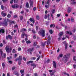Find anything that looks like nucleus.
Wrapping results in <instances>:
<instances>
[{
	"instance_id": "nucleus-1",
	"label": "nucleus",
	"mask_w": 76,
	"mask_h": 76,
	"mask_svg": "<svg viewBox=\"0 0 76 76\" xmlns=\"http://www.w3.org/2000/svg\"><path fill=\"white\" fill-rule=\"evenodd\" d=\"M70 53H67L63 56V60L65 63H66L68 61L69 58L70 57Z\"/></svg>"
},
{
	"instance_id": "nucleus-2",
	"label": "nucleus",
	"mask_w": 76,
	"mask_h": 76,
	"mask_svg": "<svg viewBox=\"0 0 76 76\" xmlns=\"http://www.w3.org/2000/svg\"><path fill=\"white\" fill-rule=\"evenodd\" d=\"M45 30H42L40 31H39L38 32V33L39 35H42L43 37H45Z\"/></svg>"
},
{
	"instance_id": "nucleus-3",
	"label": "nucleus",
	"mask_w": 76,
	"mask_h": 76,
	"mask_svg": "<svg viewBox=\"0 0 76 76\" xmlns=\"http://www.w3.org/2000/svg\"><path fill=\"white\" fill-rule=\"evenodd\" d=\"M12 48H9V46H6L5 48V50H6V51L7 53H10L12 50Z\"/></svg>"
},
{
	"instance_id": "nucleus-4",
	"label": "nucleus",
	"mask_w": 76,
	"mask_h": 76,
	"mask_svg": "<svg viewBox=\"0 0 76 76\" xmlns=\"http://www.w3.org/2000/svg\"><path fill=\"white\" fill-rule=\"evenodd\" d=\"M49 72L50 73V75L51 76H52V75H54V73L56 72V71L55 70H49Z\"/></svg>"
},
{
	"instance_id": "nucleus-5",
	"label": "nucleus",
	"mask_w": 76,
	"mask_h": 76,
	"mask_svg": "<svg viewBox=\"0 0 76 76\" xmlns=\"http://www.w3.org/2000/svg\"><path fill=\"white\" fill-rule=\"evenodd\" d=\"M19 5H18L17 4H15L14 5H12V8L14 9L15 8H17V7H18Z\"/></svg>"
},
{
	"instance_id": "nucleus-6",
	"label": "nucleus",
	"mask_w": 76,
	"mask_h": 76,
	"mask_svg": "<svg viewBox=\"0 0 76 76\" xmlns=\"http://www.w3.org/2000/svg\"><path fill=\"white\" fill-rule=\"evenodd\" d=\"M6 38L7 39H8L9 38H10V39H12V36L10 35H8V36L6 37Z\"/></svg>"
},
{
	"instance_id": "nucleus-7",
	"label": "nucleus",
	"mask_w": 76,
	"mask_h": 76,
	"mask_svg": "<svg viewBox=\"0 0 76 76\" xmlns=\"http://www.w3.org/2000/svg\"><path fill=\"white\" fill-rule=\"evenodd\" d=\"M33 50H34V49H33V48H32L31 49H29L27 50V51L28 52H29L30 54H32V51H33Z\"/></svg>"
},
{
	"instance_id": "nucleus-8",
	"label": "nucleus",
	"mask_w": 76,
	"mask_h": 76,
	"mask_svg": "<svg viewBox=\"0 0 76 76\" xmlns=\"http://www.w3.org/2000/svg\"><path fill=\"white\" fill-rule=\"evenodd\" d=\"M1 15L3 16H6L7 15V14L6 13H4V11H2L1 13Z\"/></svg>"
},
{
	"instance_id": "nucleus-9",
	"label": "nucleus",
	"mask_w": 76,
	"mask_h": 76,
	"mask_svg": "<svg viewBox=\"0 0 76 76\" xmlns=\"http://www.w3.org/2000/svg\"><path fill=\"white\" fill-rule=\"evenodd\" d=\"M14 75H17V76H19V73L17 72L16 71H14L13 72Z\"/></svg>"
},
{
	"instance_id": "nucleus-10",
	"label": "nucleus",
	"mask_w": 76,
	"mask_h": 76,
	"mask_svg": "<svg viewBox=\"0 0 76 76\" xmlns=\"http://www.w3.org/2000/svg\"><path fill=\"white\" fill-rule=\"evenodd\" d=\"M24 36H25L26 37H27V35L25 33H23L21 35V38H24Z\"/></svg>"
},
{
	"instance_id": "nucleus-11",
	"label": "nucleus",
	"mask_w": 76,
	"mask_h": 76,
	"mask_svg": "<svg viewBox=\"0 0 76 76\" xmlns=\"http://www.w3.org/2000/svg\"><path fill=\"white\" fill-rule=\"evenodd\" d=\"M49 17H50V15L49 14L45 15V19H47V18H49Z\"/></svg>"
},
{
	"instance_id": "nucleus-12",
	"label": "nucleus",
	"mask_w": 76,
	"mask_h": 76,
	"mask_svg": "<svg viewBox=\"0 0 76 76\" xmlns=\"http://www.w3.org/2000/svg\"><path fill=\"white\" fill-rule=\"evenodd\" d=\"M63 43L64 44H65V49H67V43H66V42L65 41H64Z\"/></svg>"
},
{
	"instance_id": "nucleus-13",
	"label": "nucleus",
	"mask_w": 76,
	"mask_h": 76,
	"mask_svg": "<svg viewBox=\"0 0 76 76\" xmlns=\"http://www.w3.org/2000/svg\"><path fill=\"white\" fill-rule=\"evenodd\" d=\"M53 67H54V68H56V62L55 61H53Z\"/></svg>"
},
{
	"instance_id": "nucleus-14",
	"label": "nucleus",
	"mask_w": 76,
	"mask_h": 76,
	"mask_svg": "<svg viewBox=\"0 0 76 76\" xmlns=\"http://www.w3.org/2000/svg\"><path fill=\"white\" fill-rule=\"evenodd\" d=\"M31 66H33L34 68L33 69H34V68L36 67V66H37V65L35 64H31Z\"/></svg>"
},
{
	"instance_id": "nucleus-15",
	"label": "nucleus",
	"mask_w": 76,
	"mask_h": 76,
	"mask_svg": "<svg viewBox=\"0 0 76 76\" xmlns=\"http://www.w3.org/2000/svg\"><path fill=\"white\" fill-rule=\"evenodd\" d=\"M65 33L66 34H70V35H72V33H71V32L69 31V32L68 31H66V32H65Z\"/></svg>"
},
{
	"instance_id": "nucleus-16",
	"label": "nucleus",
	"mask_w": 76,
	"mask_h": 76,
	"mask_svg": "<svg viewBox=\"0 0 76 76\" xmlns=\"http://www.w3.org/2000/svg\"><path fill=\"white\" fill-rule=\"evenodd\" d=\"M18 60L20 61H21V60H22V57L21 56H19Z\"/></svg>"
},
{
	"instance_id": "nucleus-17",
	"label": "nucleus",
	"mask_w": 76,
	"mask_h": 76,
	"mask_svg": "<svg viewBox=\"0 0 76 76\" xmlns=\"http://www.w3.org/2000/svg\"><path fill=\"white\" fill-rule=\"evenodd\" d=\"M30 63H34L33 61H27V64H29Z\"/></svg>"
},
{
	"instance_id": "nucleus-18",
	"label": "nucleus",
	"mask_w": 76,
	"mask_h": 76,
	"mask_svg": "<svg viewBox=\"0 0 76 76\" xmlns=\"http://www.w3.org/2000/svg\"><path fill=\"white\" fill-rule=\"evenodd\" d=\"M67 12L68 13H70V12H71L70 7H69L68 8Z\"/></svg>"
},
{
	"instance_id": "nucleus-19",
	"label": "nucleus",
	"mask_w": 76,
	"mask_h": 76,
	"mask_svg": "<svg viewBox=\"0 0 76 76\" xmlns=\"http://www.w3.org/2000/svg\"><path fill=\"white\" fill-rule=\"evenodd\" d=\"M0 32H2V33H4V29H1L0 30Z\"/></svg>"
},
{
	"instance_id": "nucleus-20",
	"label": "nucleus",
	"mask_w": 76,
	"mask_h": 76,
	"mask_svg": "<svg viewBox=\"0 0 76 76\" xmlns=\"http://www.w3.org/2000/svg\"><path fill=\"white\" fill-rule=\"evenodd\" d=\"M14 22H15V21H9V24L10 25H12V23H14Z\"/></svg>"
},
{
	"instance_id": "nucleus-21",
	"label": "nucleus",
	"mask_w": 76,
	"mask_h": 76,
	"mask_svg": "<svg viewBox=\"0 0 76 76\" xmlns=\"http://www.w3.org/2000/svg\"><path fill=\"white\" fill-rule=\"evenodd\" d=\"M30 20L31 22L33 21V23H35V21H34V20H33V19H32V18H30Z\"/></svg>"
},
{
	"instance_id": "nucleus-22",
	"label": "nucleus",
	"mask_w": 76,
	"mask_h": 76,
	"mask_svg": "<svg viewBox=\"0 0 76 76\" xmlns=\"http://www.w3.org/2000/svg\"><path fill=\"white\" fill-rule=\"evenodd\" d=\"M63 34V32H60L59 34V37H61V36H62Z\"/></svg>"
},
{
	"instance_id": "nucleus-23",
	"label": "nucleus",
	"mask_w": 76,
	"mask_h": 76,
	"mask_svg": "<svg viewBox=\"0 0 76 76\" xmlns=\"http://www.w3.org/2000/svg\"><path fill=\"white\" fill-rule=\"evenodd\" d=\"M3 25H4V26H7V22H4L3 23Z\"/></svg>"
},
{
	"instance_id": "nucleus-24",
	"label": "nucleus",
	"mask_w": 76,
	"mask_h": 76,
	"mask_svg": "<svg viewBox=\"0 0 76 76\" xmlns=\"http://www.w3.org/2000/svg\"><path fill=\"white\" fill-rule=\"evenodd\" d=\"M24 69L23 70H20V72L21 73V74H22V73H24Z\"/></svg>"
},
{
	"instance_id": "nucleus-25",
	"label": "nucleus",
	"mask_w": 76,
	"mask_h": 76,
	"mask_svg": "<svg viewBox=\"0 0 76 76\" xmlns=\"http://www.w3.org/2000/svg\"><path fill=\"white\" fill-rule=\"evenodd\" d=\"M30 4L31 6H32V7H33V3L32 2H30Z\"/></svg>"
},
{
	"instance_id": "nucleus-26",
	"label": "nucleus",
	"mask_w": 76,
	"mask_h": 76,
	"mask_svg": "<svg viewBox=\"0 0 76 76\" xmlns=\"http://www.w3.org/2000/svg\"><path fill=\"white\" fill-rule=\"evenodd\" d=\"M26 6L27 8H28L29 7V3H28V2L27 3Z\"/></svg>"
},
{
	"instance_id": "nucleus-27",
	"label": "nucleus",
	"mask_w": 76,
	"mask_h": 76,
	"mask_svg": "<svg viewBox=\"0 0 76 76\" xmlns=\"http://www.w3.org/2000/svg\"><path fill=\"white\" fill-rule=\"evenodd\" d=\"M50 28H52V27H53V28H54V27H55V25H54V24H51L50 26Z\"/></svg>"
},
{
	"instance_id": "nucleus-28",
	"label": "nucleus",
	"mask_w": 76,
	"mask_h": 76,
	"mask_svg": "<svg viewBox=\"0 0 76 76\" xmlns=\"http://www.w3.org/2000/svg\"><path fill=\"white\" fill-rule=\"evenodd\" d=\"M37 56V57L39 56V57L37 59V61H38L39 60V58H40V56H39V55H38V56Z\"/></svg>"
},
{
	"instance_id": "nucleus-29",
	"label": "nucleus",
	"mask_w": 76,
	"mask_h": 76,
	"mask_svg": "<svg viewBox=\"0 0 76 76\" xmlns=\"http://www.w3.org/2000/svg\"><path fill=\"white\" fill-rule=\"evenodd\" d=\"M59 57H62L63 56V54H60L59 55Z\"/></svg>"
},
{
	"instance_id": "nucleus-30",
	"label": "nucleus",
	"mask_w": 76,
	"mask_h": 76,
	"mask_svg": "<svg viewBox=\"0 0 76 76\" xmlns=\"http://www.w3.org/2000/svg\"><path fill=\"white\" fill-rule=\"evenodd\" d=\"M71 22H74V19L73 18H71Z\"/></svg>"
},
{
	"instance_id": "nucleus-31",
	"label": "nucleus",
	"mask_w": 76,
	"mask_h": 76,
	"mask_svg": "<svg viewBox=\"0 0 76 76\" xmlns=\"http://www.w3.org/2000/svg\"><path fill=\"white\" fill-rule=\"evenodd\" d=\"M21 31H26V28H22L21 30Z\"/></svg>"
},
{
	"instance_id": "nucleus-32",
	"label": "nucleus",
	"mask_w": 76,
	"mask_h": 76,
	"mask_svg": "<svg viewBox=\"0 0 76 76\" xmlns=\"http://www.w3.org/2000/svg\"><path fill=\"white\" fill-rule=\"evenodd\" d=\"M0 52L1 54V56H2V55H3V51H2V50L1 49L0 50Z\"/></svg>"
},
{
	"instance_id": "nucleus-33",
	"label": "nucleus",
	"mask_w": 76,
	"mask_h": 76,
	"mask_svg": "<svg viewBox=\"0 0 76 76\" xmlns=\"http://www.w3.org/2000/svg\"><path fill=\"white\" fill-rule=\"evenodd\" d=\"M31 41L29 40H28V41H27L26 42V44H31Z\"/></svg>"
},
{
	"instance_id": "nucleus-34",
	"label": "nucleus",
	"mask_w": 76,
	"mask_h": 76,
	"mask_svg": "<svg viewBox=\"0 0 76 76\" xmlns=\"http://www.w3.org/2000/svg\"><path fill=\"white\" fill-rule=\"evenodd\" d=\"M2 66L3 68H4V66H5V64L4 63H3L2 64Z\"/></svg>"
},
{
	"instance_id": "nucleus-35",
	"label": "nucleus",
	"mask_w": 76,
	"mask_h": 76,
	"mask_svg": "<svg viewBox=\"0 0 76 76\" xmlns=\"http://www.w3.org/2000/svg\"><path fill=\"white\" fill-rule=\"evenodd\" d=\"M55 12V10L54 9L52 10V13L53 14Z\"/></svg>"
},
{
	"instance_id": "nucleus-36",
	"label": "nucleus",
	"mask_w": 76,
	"mask_h": 76,
	"mask_svg": "<svg viewBox=\"0 0 76 76\" xmlns=\"http://www.w3.org/2000/svg\"><path fill=\"white\" fill-rule=\"evenodd\" d=\"M12 53H16V50H15V49H13L12 51Z\"/></svg>"
},
{
	"instance_id": "nucleus-37",
	"label": "nucleus",
	"mask_w": 76,
	"mask_h": 76,
	"mask_svg": "<svg viewBox=\"0 0 76 76\" xmlns=\"http://www.w3.org/2000/svg\"><path fill=\"white\" fill-rule=\"evenodd\" d=\"M3 57H4V58H5V57H6V53H4L3 55Z\"/></svg>"
},
{
	"instance_id": "nucleus-38",
	"label": "nucleus",
	"mask_w": 76,
	"mask_h": 76,
	"mask_svg": "<svg viewBox=\"0 0 76 76\" xmlns=\"http://www.w3.org/2000/svg\"><path fill=\"white\" fill-rule=\"evenodd\" d=\"M36 18L37 19L39 20V17L38 15H37L36 16Z\"/></svg>"
},
{
	"instance_id": "nucleus-39",
	"label": "nucleus",
	"mask_w": 76,
	"mask_h": 76,
	"mask_svg": "<svg viewBox=\"0 0 76 76\" xmlns=\"http://www.w3.org/2000/svg\"><path fill=\"white\" fill-rule=\"evenodd\" d=\"M51 16L52 17V19L53 20H54V16H53V15L51 14Z\"/></svg>"
},
{
	"instance_id": "nucleus-40",
	"label": "nucleus",
	"mask_w": 76,
	"mask_h": 76,
	"mask_svg": "<svg viewBox=\"0 0 76 76\" xmlns=\"http://www.w3.org/2000/svg\"><path fill=\"white\" fill-rule=\"evenodd\" d=\"M49 6V5H47V4H45V7L46 8V9H47V8H48V7Z\"/></svg>"
},
{
	"instance_id": "nucleus-41",
	"label": "nucleus",
	"mask_w": 76,
	"mask_h": 76,
	"mask_svg": "<svg viewBox=\"0 0 76 76\" xmlns=\"http://www.w3.org/2000/svg\"><path fill=\"white\" fill-rule=\"evenodd\" d=\"M49 32H50V33L51 34H53V30H50L49 31Z\"/></svg>"
},
{
	"instance_id": "nucleus-42",
	"label": "nucleus",
	"mask_w": 76,
	"mask_h": 76,
	"mask_svg": "<svg viewBox=\"0 0 76 76\" xmlns=\"http://www.w3.org/2000/svg\"><path fill=\"white\" fill-rule=\"evenodd\" d=\"M73 59L74 61H76V56H74L73 57Z\"/></svg>"
},
{
	"instance_id": "nucleus-43",
	"label": "nucleus",
	"mask_w": 76,
	"mask_h": 76,
	"mask_svg": "<svg viewBox=\"0 0 76 76\" xmlns=\"http://www.w3.org/2000/svg\"><path fill=\"white\" fill-rule=\"evenodd\" d=\"M36 59V58L34 57H32L31 58V60H34Z\"/></svg>"
},
{
	"instance_id": "nucleus-44",
	"label": "nucleus",
	"mask_w": 76,
	"mask_h": 76,
	"mask_svg": "<svg viewBox=\"0 0 76 76\" xmlns=\"http://www.w3.org/2000/svg\"><path fill=\"white\" fill-rule=\"evenodd\" d=\"M20 19L21 20H22L23 19V16H20Z\"/></svg>"
},
{
	"instance_id": "nucleus-45",
	"label": "nucleus",
	"mask_w": 76,
	"mask_h": 76,
	"mask_svg": "<svg viewBox=\"0 0 76 76\" xmlns=\"http://www.w3.org/2000/svg\"><path fill=\"white\" fill-rule=\"evenodd\" d=\"M51 0H48L47 2V4H48L49 5V4H50V1Z\"/></svg>"
},
{
	"instance_id": "nucleus-46",
	"label": "nucleus",
	"mask_w": 76,
	"mask_h": 76,
	"mask_svg": "<svg viewBox=\"0 0 76 76\" xmlns=\"http://www.w3.org/2000/svg\"><path fill=\"white\" fill-rule=\"evenodd\" d=\"M64 75H67V76H69V74H67V73H66V72H64Z\"/></svg>"
},
{
	"instance_id": "nucleus-47",
	"label": "nucleus",
	"mask_w": 76,
	"mask_h": 76,
	"mask_svg": "<svg viewBox=\"0 0 76 76\" xmlns=\"http://www.w3.org/2000/svg\"><path fill=\"white\" fill-rule=\"evenodd\" d=\"M18 0H14V2L15 3H17V2H18Z\"/></svg>"
},
{
	"instance_id": "nucleus-48",
	"label": "nucleus",
	"mask_w": 76,
	"mask_h": 76,
	"mask_svg": "<svg viewBox=\"0 0 76 76\" xmlns=\"http://www.w3.org/2000/svg\"><path fill=\"white\" fill-rule=\"evenodd\" d=\"M7 17L8 18H10V17H11V15H10V14H9L7 16Z\"/></svg>"
},
{
	"instance_id": "nucleus-49",
	"label": "nucleus",
	"mask_w": 76,
	"mask_h": 76,
	"mask_svg": "<svg viewBox=\"0 0 76 76\" xmlns=\"http://www.w3.org/2000/svg\"><path fill=\"white\" fill-rule=\"evenodd\" d=\"M34 46H36L37 45V42H34Z\"/></svg>"
},
{
	"instance_id": "nucleus-50",
	"label": "nucleus",
	"mask_w": 76,
	"mask_h": 76,
	"mask_svg": "<svg viewBox=\"0 0 76 76\" xmlns=\"http://www.w3.org/2000/svg\"><path fill=\"white\" fill-rule=\"evenodd\" d=\"M1 9L2 10H4V6H3V5H1Z\"/></svg>"
},
{
	"instance_id": "nucleus-51",
	"label": "nucleus",
	"mask_w": 76,
	"mask_h": 76,
	"mask_svg": "<svg viewBox=\"0 0 76 76\" xmlns=\"http://www.w3.org/2000/svg\"><path fill=\"white\" fill-rule=\"evenodd\" d=\"M21 48H18V51H21Z\"/></svg>"
},
{
	"instance_id": "nucleus-52",
	"label": "nucleus",
	"mask_w": 76,
	"mask_h": 76,
	"mask_svg": "<svg viewBox=\"0 0 76 76\" xmlns=\"http://www.w3.org/2000/svg\"><path fill=\"white\" fill-rule=\"evenodd\" d=\"M13 2V0H11L10 3L12 4Z\"/></svg>"
},
{
	"instance_id": "nucleus-53",
	"label": "nucleus",
	"mask_w": 76,
	"mask_h": 76,
	"mask_svg": "<svg viewBox=\"0 0 76 76\" xmlns=\"http://www.w3.org/2000/svg\"><path fill=\"white\" fill-rule=\"evenodd\" d=\"M32 32H33V33L34 34H35V30H32Z\"/></svg>"
},
{
	"instance_id": "nucleus-54",
	"label": "nucleus",
	"mask_w": 76,
	"mask_h": 76,
	"mask_svg": "<svg viewBox=\"0 0 76 76\" xmlns=\"http://www.w3.org/2000/svg\"><path fill=\"white\" fill-rule=\"evenodd\" d=\"M2 1L4 3H5V2H6V1H7V0H2Z\"/></svg>"
},
{
	"instance_id": "nucleus-55",
	"label": "nucleus",
	"mask_w": 76,
	"mask_h": 76,
	"mask_svg": "<svg viewBox=\"0 0 76 76\" xmlns=\"http://www.w3.org/2000/svg\"><path fill=\"white\" fill-rule=\"evenodd\" d=\"M73 67H74V69H76V65H73Z\"/></svg>"
},
{
	"instance_id": "nucleus-56",
	"label": "nucleus",
	"mask_w": 76,
	"mask_h": 76,
	"mask_svg": "<svg viewBox=\"0 0 76 76\" xmlns=\"http://www.w3.org/2000/svg\"><path fill=\"white\" fill-rule=\"evenodd\" d=\"M61 15L60 14H58L57 15V17H60V16Z\"/></svg>"
},
{
	"instance_id": "nucleus-57",
	"label": "nucleus",
	"mask_w": 76,
	"mask_h": 76,
	"mask_svg": "<svg viewBox=\"0 0 76 76\" xmlns=\"http://www.w3.org/2000/svg\"><path fill=\"white\" fill-rule=\"evenodd\" d=\"M3 44L1 43V44H0V47H3Z\"/></svg>"
},
{
	"instance_id": "nucleus-58",
	"label": "nucleus",
	"mask_w": 76,
	"mask_h": 76,
	"mask_svg": "<svg viewBox=\"0 0 76 76\" xmlns=\"http://www.w3.org/2000/svg\"><path fill=\"white\" fill-rule=\"evenodd\" d=\"M23 59L24 60V61H26V59L25 57H23Z\"/></svg>"
},
{
	"instance_id": "nucleus-59",
	"label": "nucleus",
	"mask_w": 76,
	"mask_h": 76,
	"mask_svg": "<svg viewBox=\"0 0 76 76\" xmlns=\"http://www.w3.org/2000/svg\"><path fill=\"white\" fill-rule=\"evenodd\" d=\"M36 30H38V27L37 26H36Z\"/></svg>"
},
{
	"instance_id": "nucleus-60",
	"label": "nucleus",
	"mask_w": 76,
	"mask_h": 76,
	"mask_svg": "<svg viewBox=\"0 0 76 76\" xmlns=\"http://www.w3.org/2000/svg\"><path fill=\"white\" fill-rule=\"evenodd\" d=\"M49 62H50V60L48 59L47 61V63H48Z\"/></svg>"
},
{
	"instance_id": "nucleus-61",
	"label": "nucleus",
	"mask_w": 76,
	"mask_h": 76,
	"mask_svg": "<svg viewBox=\"0 0 76 76\" xmlns=\"http://www.w3.org/2000/svg\"><path fill=\"white\" fill-rule=\"evenodd\" d=\"M8 63H10V64H12V62L11 61H9Z\"/></svg>"
},
{
	"instance_id": "nucleus-62",
	"label": "nucleus",
	"mask_w": 76,
	"mask_h": 76,
	"mask_svg": "<svg viewBox=\"0 0 76 76\" xmlns=\"http://www.w3.org/2000/svg\"><path fill=\"white\" fill-rule=\"evenodd\" d=\"M20 64H21V62L20 61H19L18 62V64H19V65H20Z\"/></svg>"
},
{
	"instance_id": "nucleus-63",
	"label": "nucleus",
	"mask_w": 76,
	"mask_h": 76,
	"mask_svg": "<svg viewBox=\"0 0 76 76\" xmlns=\"http://www.w3.org/2000/svg\"><path fill=\"white\" fill-rule=\"evenodd\" d=\"M15 67L14 66L12 68V70H15Z\"/></svg>"
},
{
	"instance_id": "nucleus-64",
	"label": "nucleus",
	"mask_w": 76,
	"mask_h": 76,
	"mask_svg": "<svg viewBox=\"0 0 76 76\" xmlns=\"http://www.w3.org/2000/svg\"><path fill=\"white\" fill-rule=\"evenodd\" d=\"M61 26H64V24H63L62 23H61Z\"/></svg>"
}]
</instances>
